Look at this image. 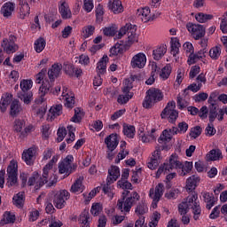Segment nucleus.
<instances>
[{
  "mask_svg": "<svg viewBox=\"0 0 227 227\" xmlns=\"http://www.w3.org/2000/svg\"><path fill=\"white\" fill-rule=\"evenodd\" d=\"M139 193L137 192H122V198L120 199L117 202V208L121 212L129 213L130 208L139 201Z\"/></svg>",
  "mask_w": 227,
  "mask_h": 227,
  "instance_id": "f257e3e1",
  "label": "nucleus"
},
{
  "mask_svg": "<svg viewBox=\"0 0 227 227\" xmlns=\"http://www.w3.org/2000/svg\"><path fill=\"white\" fill-rule=\"evenodd\" d=\"M164 98L162 90L155 88H151L146 91L145 98L143 102V107L145 109H150L153 107L157 102H160Z\"/></svg>",
  "mask_w": 227,
  "mask_h": 227,
  "instance_id": "f03ea898",
  "label": "nucleus"
},
{
  "mask_svg": "<svg viewBox=\"0 0 227 227\" xmlns=\"http://www.w3.org/2000/svg\"><path fill=\"white\" fill-rule=\"evenodd\" d=\"M173 169H182V161H180L177 154H172L169 157L168 161L160 166L156 172V176L159 178L161 173L166 175V173H169L170 171H173Z\"/></svg>",
  "mask_w": 227,
  "mask_h": 227,
  "instance_id": "7ed1b4c3",
  "label": "nucleus"
},
{
  "mask_svg": "<svg viewBox=\"0 0 227 227\" xmlns=\"http://www.w3.org/2000/svg\"><path fill=\"white\" fill-rule=\"evenodd\" d=\"M59 91H61V87H55V89L52 90V82L44 80L39 88V98L35 99V104H43V102H45L44 97L48 95V93L58 95Z\"/></svg>",
  "mask_w": 227,
  "mask_h": 227,
  "instance_id": "20e7f679",
  "label": "nucleus"
},
{
  "mask_svg": "<svg viewBox=\"0 0 227 227\" xmlns=\"http://www.w3.org/2000/svg\"><path fill=\"white\" fill-rule=\"evenodd\" d=\"M20 89L21 92L18 93L19 98L24 102V104H31V100H33V93L27 92L33 88V81L31 80H22L20 82Z\"/></svg>",
  "mask_w": 227,
  "mask_h": 227,
  "instance_id": "39448f33",
  "label": "nucleus"
},
{
  "mask_svg": "<svg viewBox=\"0 0 227 227\" xmlns=\"http://www.w3.org/2000/svg\"><path fill=\"white\" fill-rule=\"evenodd\" d=\"M120 178V168L116 166H112L108 169V176L106 178V184L103 186V192L105 194H109L111 192V184H114L116 180Z\"/></svg>",
  "mask_w": 227,
  "mask_h": 227,
  "instance_id": "423d86ee",
  "label": "nucleus"
},
{
  "mask_svg": "<svg viewBox=\"0 0 227 227\" xmlns=\"http://www.w3.org/2000/svg\"><path fill=\"white\" fill-rule=\"evenodd\" d=\"M74 156L67 155L59 164V173L60 175H71L75 169H77V165L74 164Z\"/></svg>",
  "mask_w": 227,
  "mask_h": 227,
  "instance_id": "0eeeda50",
  "label": "nucleus"
},
{
  "mask_svg": "<svg viewBox=\"0 0 227 227\" xmlns=\"http://www.w3.org/2000/svg\"><path fill=\"white\" fill-rule=\"evenodd\" d=\"M68 200H70V192L67 190H61L53 196V204L56 208H65Z\"/></svg>",
  "mask_w": 227,
  "mask_h": 227,
  "instance_id": "6e6552de",
  "label": "nucleus"
},
{
  "mask_svg": "<svg viewBox=\"0 0 227 227\" xmlns=\"http://www.w3.org/2000/svg\"><path fill=\"white\" fill-rule=\"evenodd\" d=\"M175 107H176V103H175V101L169 102L161 112V118L168 116V121H170V123H175L176 118H178V112L175 110Z\"/></svg>",
  "mask_w": 227,
  "mask_h": 227,
  "instance_id": "1a4fd4ad",
  "label": "nucleus"
},
{
  "mask_svg": "<svg viewBox=\"0 0 227 227\" xmlns=\"http://www.w3.org/2000/svg\"><path fill=\"white\" fill-rule=\"evenodd\" d=\"M188 203H192V210L194 221H198L201 217V206H200V200H198V193L188 196Z\"/></svg>",
  "mask_w": 227,
  "mask_h": 227,
  "instance_id": "9d476101",
  "label": "nucleus"
},
{
  "mask_svg": "<svg viewBox=\"0 0 227 227\" xmlns=\"http://www.w3.org/2000/svg\"><path fill=\"white\" fill-rule=\"evenodd\" d=\"M164 194V184L162 183L158 184L155 189L151 188L149 192V197L153 200V208H157V203L160 201V198Z\"/></svg>",
  "mask_w": 227,
  "mask_h": 227,
  "instance_id": "9b49d317",
  "label": "nucleus"
},
{
  "mask_svg": "<svg viewBox=\"0 0 227 227\" xmlns=\"http://www.w3.org/2000/svg\"><path fill=\"white\" fill-rule=\"evenodd\" d=\"M62 99L64 100L65 106L67 109H72L75 106V97L74 92L70 91V89L67 87H63L62 90Z\"/></svg>",
  "mask_w": 227,
  "mask_h": 227,
  "instance_id": "f8f14e48",
  "label": "nucleus"
},
{
  "mask_svg": "<svg viewBox=\"0 0 227 227\" xmlns=\"http://www.w3.org/2000/svg\"><path fill=\"white\" fill-rule=\"evenodd\" d=\"M47 184V180L43 178V176H40L38 172H34L32 176L28 178L27 185L30 187L35 185V191H38L40 187H43V185H45Z\"/></svg>",
  "mask_w": 227,
  "mask_h": 227,
  "instance_id": "ddd939ff",
  "label": "nucleus"
},
{
  "mask_svg": "<svg viewBox=\"0 0 227 227\" xmlns=\"http://www.w3.org/2000/svg\"><path fill=\"white\" fill-rule=\"evenodd\" d=\"M36 159V146L33 145L25 150L22 153V160L27 166H33Z\"/></svg>",
  "mask_w": 227,
  "mask_h": 227,
  "instance_id": "4468645a",
  "label": "nucleus"
},
{
  "mask_svg": "<svg viewBox=\"0 0 227 227\" xmlns=\"http://www.w3.org/2000/svg\"><path fill=\"white\" fill-rule=\"evenodd\" d=\"M7 184L9 187H12L17 184V163L11 162L10 166L7 168Z\"/></svg>",
  "mask_w": 227,
  "mask_h": 227,
  "instance_id": "2eb2a0df",
  "label": "nucleus"
},
{
  "mask_svg": "<svg viewBox=\"0 0 227 227\" xmlns=\"http://www.w3.org/2000/svg\"><path fill=\"white\" fill-rule=\"evenodd\" d=\"M14 38V36H10L9 39H4L2 43V47L7 54H13L19 51V45L15 43Z\"/></svg>",
  "mask_w": 227,
  "mask_h": 227,
  "instance_id": "dca6fc26",
  "label": "nucleus"
},
{
  "mask_svg": "<svg viewBox=\"0 0 227 227\" xmlns=\"http://www.w3.org/2000/svg\"><path fill=\"white\" fill-rule=\"evenodd\" d=\"M130 65L132 68H145L146 65V55L145 53H137L133 56Z\"/></svg>",
  "mask_w": 227,
  "mask_h": 227,
  "instance_id": "f3484780",
  "label": "nucleus"
},
{
  "mask_svg": "<svg viewBox=\"0 0 227 227\" xmlns=\"http://www.w3.org/2000/svg\"><path fill=\"white\" fill-rule=\"evenodd\" d=\"M61 70H63V65L59 63H55L48 70V77L51 82H53L54 79H58L61 75Z\"/></svg>",
  "mask_w": 227,
  "mask_h": 227,
  "instance_id": "a211bd4d",
  "label": "nucleus"
},
{
  "mask_svg": "<svg viewBox=\"0 0 227 227\" xmlns=\"http://www.w3.org/2000/svg\"><path fill=\"white\" fill-rule=\"evenodd\" d=\"M13 12H15V3L13 2L4 3L0 9V13L4 19H10Z\"/></svg>",
  "mask_w": 227,
  "mask_h": 227,
  "instance_id": "6ab92c4d",
  "label": "nucleus"
},
{
  "mask_svg": "<svg viewBox=\"0 0 227 227\" xmlns=\"http://www.w3.org/2000/svg\"><path fill=\"white\" fill-rule=\"evenodd\" d=\"M59 12L61 15V18L67 20V19H72V11H70V6L67 1L62 0L59 2Z\"/></svg>",
  "mask_w": 227,
  "mask_h": 227,
  "instance_id": "aec40b11",
  "label": "nucleus"
},
{
  "mask_svg": "<svg viewBox=\"0 0 227 227\" xmlns=\"http://www.w3.org/2000/svg\"><path fill=\"white\" fill-rule=\"evenodd\" d=\"M160 162V148H156L153 153L150 160L147 162V167L149 169H155L159 163Z\"/></svg>",
  "mask_w": 227,
  "mask_h": 227,
  "instance_id": "412c9836",
  "label": "nucleus"
},
{
  "mask_svg": "<svg viewBox=\"0 0 227 227\" xmlns=\"http://www.w3.org/2000/svg\"><path fill=\"white\" fill-rule=\"evenodd\" d=\"M103 33L105 36H110L114 38V40H120L121 38H123V36H125L127 29H104Z\"/></svg>",
  "mask_w": 227,
  "mask_h": 227,
  "instance_id": "4be33fe9",
  "label": "nucleus"
},
{
  "mask_svg": "<svg viewBox=\"0 0 227 227\" xmlns=\"http://www.w3.org/2000/svg\"><path fill=\"white\" fill-rule=\"evenodd\" d=\"M105 143L111 152L116 150V146H118V134H111L106 138H105Z\"/></svg>",
  "mask_w": 227,
  "mask_h": 227,
  "instance_id": "5701e85b",
  "label": "nucleus"
},
{
  "mask_svg": "<svg viewBox=\"0 0 227 227\" xmlns=\"http://www.w3.org/2000/svg\"><path fill=\"white\" fill-rule=\"evenodd\" d=\"M168 52V46L166 44H161L153 51V59L159 61L164 58V55Z\"/></svg>",
  "mask_w": 227,
  "mask_h": 227,
  "instance_id": "b1692460",
  "label": "nucleus"
},
{
  "mask_svg": "<svg viewBox=\"0 0 227 227\" xmlns=\"http://www.w3.org/2000/svg\"><path fill=\"white\" fill-rule=\"evenodd\" d=\"M108 8L115 14L121 13V12H123V5L121 4V0H110L108 3Z\"/></svg>",
  "mask_w": 227,
  "mask_h": 227,
  "instance_id": "393cba45",
  "label": "nucleus"
},
{
  "mask_svg": "<svg viewBox=\"0 0 227 227\" xmlns=\"http://www.w3.org/2000/svg\"><path fill=\"white\" fill-rule=\"evenodd\" d=\"M198 184H200V176L193 175L190 176L186 180V189L187 191H190V192H192L196 187H198Z\"/></svg>",
  "mask_w": 227,
  "mask_h": 227,
  "instance_id": "a878e982",
  "label": "nucleus"
},
{
  "mask_svg": "<svg viewBox=\"0 0 227 227\" xmlns=\"http://www.w3.org/2000/svg\"><path fill=\"white\" fill-rule=\"evenodd\" d=\"M139 139L142 141V143H153V141L157 139V136L155 135V129H153L151 133L147 135L145 133H140Z\"/></svg>",
  "mask_w": 227,
  "mask_h": 227,
  "instance_id": "bb28decb",
  "label": "nucleus"
},
{
  "mask_svg": "<svg viewBox=\"0 0 227 227\" xmlns=\"http://www.w3.org/2000/svg\"><path fill=\"white\" fill-rule=\"evenodd\" d=\"M12 94H4L0 101V110L5 113L9 104H12Z\"/></svg>",
  "mask_w": 227,
  "mask_h": 227,
  "instance_id": "cd10ccee",
  "label": "nucleus"
},
{
  "mask_svg": "<svg viewBox=\"0 0 227 227\" xmlns=\"http://www.w3.org/2000/svg\"><path fill=\"white\" fill-rule=\"evenodd\" d=\"M140 13L142 15V22L146 23V22H151V20H153L155 19V15H151L150 14V7H145L140 10Z\"/></svg>",
  "mask_w": 227,
  "mask_h": 227,
  "instance_id": "c85d7f7f",
  "label": "nucleus"
},
{
  "mask_svg": "<svg viewBox=\"0 0 227 227\" xmlns=\"http://www.w3.org/2000/svg\"><path fill=\"white\" fill-rule=\"evenodd\" d=\"M107 61H109V57L104 55L103 58L98 63L97 70L98 74H106V70L107 68Z\"/></svg>",
  "mask_w": 227,
  "mask_h": 227,
  "instance_id": "c756f323",
  "label": "nucleus"
},
{
  "mask_svg": "<svg viewBox=\"0 0 227 227\" xmlns=\"http://www.w3.org/2000/svg\"><path fill=\"white\" fill-rule=\"evenodd\" d=\"M182 45L180 44V41L176 37H172L171 38V50L170 53L172 56H176L180 52V48Z\"/></svg>",
  "mask_w": 227,
  "mask_h": 227,
  "instance_id": "7c9ffc66",
  "label": "nucleus"
},
{
  "mask_svg": "<svg viewBox=\"0 0 227 227\" xmlns=\"http://www.w3.org/2000/svg\"><path fill=\"white\" fill-rule=\"evenodd\" d=\"M13 205L17 208H22L24 207V192H20L13 196L12 198Z\"/></svg>",
  "mask_w": 227,
  "mask_h": 227,
  "instance_id": "2f4dec72",
  "label": "nucleus"
},
{
  "mask_svg": "<svg viewBox=\"0 0 227 227\" xmlns=\"http://www.w3.org/2000/svg\"><path fill=\"white\" fill-rule=\"evenodd\" d=\"M204 201L207 203L206 208L210 210L212 207L215 205V199L210 192H204L203 193Z\"/></svg>",
  "mask_w": 227,
  "mask_h": 227,
  "instance_id": "473e14b6",
  "label": "nucleus"
},
{
  "mask_svg": "<svg viewBox=\"0 0 227 227\" xmlns=\"http://www.w3.org/2000/svg\"><path fill=\"white\" fill-rule=\"evenodd\" d=\"M82 227H90V212L84 210L79 216L78 219Z\"/></svg>",
  "mask_w": 227,
  "mask_h": 227,
  "instance_id": "72a5a7b5",
  "label": "nucleus"
},
{
  "mask_svg": "<svg viewBox=\"0 0 227 227\" xmlns=\"http://www.w3.org/2000/svg\"><path fill=\"white\" fill-rule=\"evenodd\" d=\"M207 160H219L223 159V153L219 149H213L207 154Z\"/></svg>",
  "mask_w": 227,
  "mask_h": 227,
  "instance_id": "f704fd0d",
  "label": "nucleus"
},
{
  "mask_svg": "<svg viewBox=\"0 0 227 227\" xmlns=\"http://www.w3.org/2000/svg\"><path fill=\"white\" fill-rule=\"evenodd\" d=\"M82 191H84V185H82V178L79 177L71 186V192H82Z\"/></svg>",
  "mask_w": 227,
  "mask_h": 227,
  "instance_id": "c9c22d12",
  "label": "nucleus"
},
{
  "mask_svg": "<svg viewBox=\"0 0 227 227\" xmlns=\"http://www.w3.org/2000/svg\"><path fill=\"white\" fill-rule=\"evenodd\" d=\"M195 19L197 22H200V24H205V22H208V20H212V19H214V15L199 12L198 14L195 15Z\"/></svg>",
  "mask_w": 227,
  "mask_h": 227,
  "instance_id": "e433bc0d",
  "label": "nucleus"
},
{
  "mask_svg": "<svg viewBox=\"0 0 227 227\" xmlns=\"http://www.w3.org/2000/svg\"><path fill=\"white\" fill-rule=\"evenodd\" d=\"M47 45V42L43 39V37H39L34 44V49L36 52L40 53L45 49Z\"/></svg>",
  "mask_w": 227,
  "mask_h": 227,
  "instance_id": "4c0bfd02",
  "label": "nucleus"
},
{
  "mask_svg": "<svg viewBox=\"0 0 227 227\" xmlns=\"http://www.w3.org/2000/svg\"><path fill=\"white\" fill-rule=\"evenodd\" d=\"M63 114V106L56 105L51 106L50 109V116L51 118H56L57 116H61Z\"/></svg>",
  "mask_w": 227,
  "mask_h": 227,
  "instance_id": "58836bf2",
  "label": "nucleus"
},
{
  "mask_svg": "<svg viewBox=\"0 0 227 227\" xmlns=\"http://www.w3.org/2000/svg\"><path fill=\"white\" fill-rule=\"evenodd\" d=\"M189 197L186 198V201H184L178 205V212L181 215H185L189 212V207L192 206V203H189Z\"/></svg>",
  "mask_w": 227,
  "mask_h": 227,
  "instance_id": "ea45409f",
  "label": "nucleus"
},
{
  "mask_svg": "<svg viewBox=\"0 0 227 227\" xmlns=\"http://www.w3.org/2000/svg\"><path fill=\"white\" fill-rule=\"evenodd\" d=\"M104 20V5L98 4L96 5V22L100 24Z\"/></svg>",
  "mask_w": 227,
  "mask_h": 227,
  "instance_id": "a19ab883",
  "label": "nucleus"
},
{
  "mask_svg": "<svg viewBox=\"0 0 227 227\" xmlns=\"http://www.w3.org/2000/svg\"><path fill=\"white\" fill-rule=\"evenodd\" d=\"M47 24H50V26H51L52 29H56V27H59V26L61 25V20H56L54 19V16H50V15H46L44 17Z\"/></svg>",
  "mask_w": 227,
  "mask_h": 227,
  "instance_id": "79ce46f5",
  "label": "nucleus"
},
{
  "mask_svg": "<svg viewBox=\"0 0 227 227\" xmlns=\"http://www.w3.org/2000/svg\"><path fill=\"white\" fill-rule=\"evenodd\" d=\"M123 134L129 137V139H133L134 136H136V128L132 125H124Z\"/></svg>",
  "mask_w": 227,
  "mask_h": 227,
  "instance_id": "37998d69",
  "label": "nucleus"
},
{
  "mask_svg": "<svg viewBox=\"0 0 227 227\" xmlns=\"http://www.w3.org/2000/svg\"><path fill=\"white\" fill-rule=\"evenodd\" d=\"M147 212H148V206H146V203L143 201L138 203L135 209V213L137 215H145V214H146Z\"/></svg>",
  "mask_w": 227,
  "mask_h": 227,
  "instance_id": "c03bdc74",
  "label": "nucleus"
},
{
  "mask_svg": "<svg viewBox=\"0 0 227 227\" xmlns=\"http://www.w3.org/2000/svg\"><path fill=\"white\" fill-rule=\"evenodd\" d=\"M0 223L3 225L15 223V215L11 214L10 212H5L4 218Z\"/></svg>",
  "mask_w": 227,
  "mask_h": 227,
  "instance_id": "a18cd8bd",
  "label": "nucleus"
},
{
  "mask_svg": "<svg viewBox=\"0 0 227 227\" xmlns=\"http://www.w3.org/2000/svg\"><path fill=\"white\" fill-rule=\"evenodd\" d=\"M22 111V107H20V104L19 101L13 100L11 104V116H15L19 114Z\"/></svg>",
  "mask_w": 227,
  "mask_h": 227,
  "instance_id": "49530a36",
  "label": "nucleus"
},
{
  "mask_svg": "<svg viewBox=\"0 0 227 227\" xmlns=\"http://www.w3.org/2000/svg\"><path fill=\"white\" fill-rule=\"evenodd\" d=\"M173 135L169 132V129H165L158 139L159 143H169V140L172 139Z\"/></svg>",
  "mask_w": 227,
  "mask_h": 227,
  "instance_id": "de8ad7c7",
  "label": "nucleus"
},
{
  "mask_svg": "<svg viewBox=\"0 0 227 227\" xmlns=\"http://www.w3.org/2000/svg\"><path fill=\"white\" fill-rule=\"evenodd\" d=\"M181 169V176H185L187 173H191L192 169V161H185L184 164H182Z\"/></svg>",
  "mask_w": 227,
  "mask_h": 227,
  "instance_id": "09e8293b",
  "label": "nucleus"
},
{
  "mask_svg": "<svg viewBox=\"0 0 227 227\" xmlns=\"http://www.w3.org/2000/svg\"><path fill=\"white\" fill-rule=\"evenodd\" d=\"M189 31L194 40H200V38H203V36H205L206 35L205 29H192Z\"/></svg>",
  "mask_w": 227,
  "mask_h": 227,
  "instance_id": "8fccbe9b",
  "label": "nucleus"
},
{
  "mask_svg": "<svg viewBox=\"0 0 227 227\" xmlns=\"http://www.w3.org/2000/svg\"><path fill=\"white\" fill-rule=\"evenodd\" d=\"M124 35H127L128 42L129 43H132V42H137V33H136V29H128Z\"/></svg>",
  "mask_w": 227,
  "mask_h": 227,
  "instance_id": "3c124183",
  "label": "nucleus"
},
{
  "mask_svg": "<svg viewBox=\"0 0 227 227\" xmlns=\"http://www.w3.org/2000/svg\"><path fill=\"white\" fill-rule=\"evenodd\" d=\"M209 56L211 59H219L221 56V46H215L209 51Z\"/></svg>",
  "mask_w": 227,
  "mask_h": 227,
  "instance_id": "603ef678",
  "label": "nucleus"
},
{
  "mask_svg": "<svg viewBox=\"0 0 227 227\" xmlns=\"http://www.w3.org/2000/svg\"><path fill=\"white\" fill-rule=\"evenodd\" d=\"M217 106L215 105L212 104L209 108V121L210 123H214L215 121V118H217Z\"/></svg>",
  "mask_w": 227,
  "mask_h": 227,
  "instance_id": "864d4df0",
  "label": "nucleus"
},
{
  "mask_svg": "<svg viewBox=\"0 0 227 227\" xmlns=\"http://www.w3.org/2000/svg\"><path fill=\"white\" fill-rule=\"evenodd\" d=\"M171 65L168 64L166 65L162 69H161V73L160 74V76L161 77V79H168L169 75H171Z\"/></svg>",
  "mask_w": 227,
  "mask_h": 227,
  "instance_id": "5fc2aeb1",
  "label": "nucleus"
},
{
  "mask_svg": "<svg viewBox=\"0 0 227 227\" xmlns=\"http://www.w3.org/2000/svg\"><path fill=\"white\" fill-rule=\"evenodd\" d=\"M82 112L81 111V108H74V114L71 118V121L74 123H80V121L82 120Z\"/></svg>",
  "mask_w": 227,
  "mask_h": 227,
  "instance_id": "6e6d98bb",
  "label": "nucleus"
},
{
  "mask_svg": "<svg viewBox=\"0 0 227 227\" xmlns=\"http://www.w3.org/2000/svg\"><path fill=\"white\" fill-rule=\"evenodd\" d=\"M24 127H26V121L22 120H16L14 121V130L16 132H21V134H24V131H22Z\"/></svg>",
  "mask_w": 227,
  "mask_h": 227,
  "instance_id": "4d7b16f0",
  "label": "nucleus"
},
{
  "mask_svg": "<svg viewBox=\"0 0 227 227\" xmlns=\"http://www.w3.org/2000/svg\"><path fill=\"white\" fill-rule=\"evenodd\" d=\"M67 130L69 138H67V143L70 145V143H74V141H75V134L74 133L75 131V128L73 126H67Z\"/></svg>",
  "mask_w": 227,
  "mask_h": 227,
  "instance_id": "13d9d810",
  "label": "nucleus"
},
{
  "mask_svg": "<svg viewBox=\"0 0 227 227\" xmlns=\"http://www.w3.org/2000/svg\"><path fill=\"white\" fill-rule=\"evenodd\" d=\"M20 4H21L20 12L22 15L26 17V15H29V12H31V7H29V4L26 1H22Z\"/></svg>",
  "mask_w": 227,
  "mask_h": 227,
  "instance_id": "bf43d9fd",
  "label": "nucleus"
},
{
  "mask_svg": "<svg viewBox=\"0 0 227 227\" xmlns=\"http://www.w3.org/2000/svg\"><path fill=\"white\" fill-rule=\"evenodd\" d=\"M189 106V102H187L186 98H184L182 96H177V107L178 109H185Z\"/></svg>",
  "mask_w": 227,
  "mask_h": 227,
  "instance_id": "052dcab7",
  "label": "nucleus"
},
{
  "mask_svg": "<svg viewBox=\"0 0 227 227\" xmlns=\"http://www.w3.org/2000/svg\"><path fill=\"white\" fill-rule=\"evenodd\" d=\"M90 212L92 215H95V216L99 215L100 212H102V204L100 203L93 204L91 207Z\"/></svg>",
  "mask_w": 227,
  "mask_h": 227,
  "instance_id": "680f3d73",
  "label": "nucleus"
},
{
  "mask_svg": "<svg viewBox=\"0 0 227 227\" xmlns=\"http://www.w3.org/2000/svg\"><path fill=\"white\" fill-rule=\"evenodd\" d=\"M201 86H203L201 83H198V85L196 83H192L190 86H188L187 89L184 90V94L188 95L189 90L196 93L197 91H200Z\"/></svg>",
  "mask_w": 227,
  "mask_h": 227,
  "instance_id": "e2e57ef3",
  "label": "nucleus"
},
{
  "mask_svg": "<svg viewBox=\"0 0 227 227\" xmlns=\"http://www.w3.org/2000/svg\"><path fill=\"white\" fill-rule=\"evenodd\" d=\"M133 94H125V95H119L118 98H117V102L118 104H127V102H129V98H132Z\"/></svg>",
  "mask_w": 227,
  "mask_h": 227,
  "instance_id": "0e129e2a",
  "label": "nucleus"
},
{
  "mask_svg": "<svg viewBox=\"0 0 227 227\" xmlns=\"http://www.w3.org/2000/svg\"><path fill=\"white\" fill-rule=\"evenodd\" d=\"M191 137H193V139H196V137H200L201 136V127L196 126L191 129L190 132Z\"/></svg>",
  "mask_w": 227,
  "mask_h": 227,
  "instance_id": "69168bd1",
  "label": "nucleus"
},
{
  "mask_svg": "<svg viewBox=\"0 0 227 227\" xmlns=\"http://www.w3.org/2000/svg\"><path fill=\"white\" fill-rule=\"evenodd\" d=\"M117 185L121 189H132V184L129 182L128 180H119L117 182Z\"/></svg>",
  "mask_w": 227,
  "mask_h": 227,
  "instance_id": "338daca9",
  "label": "nucleus"
},
{
  "mask_svg": "<svg viewBox=\"0 0 227 227\" xmlns=\"http://www.w3.org/2000/svg\"><path fill=\"white\" fill-rule=\"evenodd\" d=\"M58 142L61 143V141H63V139H65V137L67 136V129L65 128H59L58 129Z\"/></svg>",
  "mask_w": 227,
  "mask_h": 227,
  "instance_id": "774afa93",
  "label": "nucleus"
}]
</instances>
